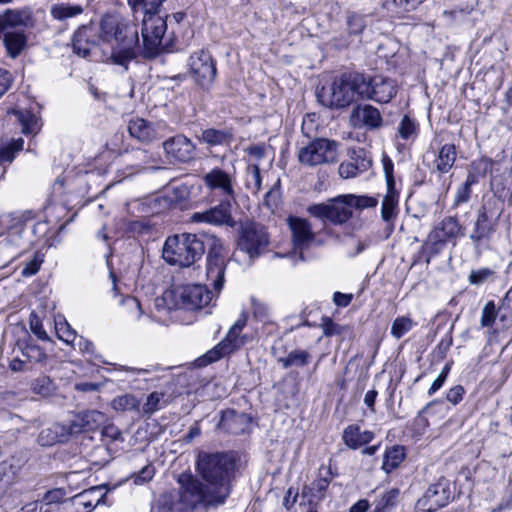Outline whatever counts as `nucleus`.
Returning a JSON list of instances; mask_svg holds the SVG:
<instances>
[{"mask_svg":"<svg viewBox=\"0 0 512 512\" xmlns=\"http://www.w3.org/2000/svg\"><path fill=\"white\" fill-rule=\"evenodd\" d=\"M205 252L207 280L219 293L224 285L227 260L223 243L214 234L182 233L169 236L165 240L162 256L168 264L186 268L200 260Z\"/></svg>","mask_w":512,"mask_h":512,"instance_id":"obj_1","label":"nucleus"},{"mask_svg":"<svg viewBox=\"0 0 512 512\" xmlns=\"http://www.w3.org/2000/svg\"><path fill=\"white\" fill-rule=\"evenodd\" d=\"M99 29L103 42L112 48V62L127 69L140 49L137 25L117 14H106L99 23Z\"/></svg>","mask_w":512,"mask_h":512,"instance_id":"obj_2","label":"nucleus"},{"mask_svg":"<svg viewBox=\"0 0 512 512\" xmlns=\"http://www.w3.org/2000/svg\"><path fill=\"white\" fill-rule=\"evenodd\" d=\"M165 0H127L135 20L142 16L143 56L155 58L162 51L163 37L167 30V20L159 16L160 7Z\"/></svg>","mask_w":512,"mask_h":512,"instance_id":"obj_3","label":"nucleus"},{"mask_svg":"<svg viewBox=\"0 0 512 512\" xmlns=\"http://www.w3.org/2000/svg\"><path fill=\"white\" fill-rule=\"evenodd\" d=\"M236 469V460L226 452H200L197 470L206 484L216 493V499L225 502L231 492V480Z\"/></svg>","mask_w":512,"mask_h":512,"instance_id":"obj_4","label":"nucleus"},{"mask_svg":"<svg viewBox=\"0 0 512 512\" xmlns=\"http://www.w3.org/2000/svg\"><path fill=\"white\" fill-rule=\"evenodd\" d=\"M364 74L345 72L335 77L329 87H322L317 92V99L324 107L341 110L362 99Z\"/></svg>","mask_w":512,"mask_h":512,"instance_id":"obj_5","label":"nucleus"},{"mask_svg":"<svg viewBox=\"0 0 512 512\" xmlns=\"http://www.w3.org/2000/svg\"><path fill=\"white\" fill-rule=\"evenodd\" d=\"M504 211L496 198H486L477 212L472 231L469 235L475 247L489 242L498 229L499 219Z\"/></svg>","mask_w":512,"mask_h":512,"instance_id":"obj_6","label":"nucleus"},{"mask_svg":"<svg viewBox=\"0 0 512 512\" xmlns=\"http://www.w3.org/2000/svg\"><path fill=\"white\" fill-rule=\"evenodd\" d=\"M178 484L180 485L178 498L189 506L191 512L199 504L205 506H218L224 504L216 499V493L207 484H203L198 478L191 473H181L178 476Z\"/></svg>","mask_w":512,"mask_h":512,"instance_id":"obj_7","label":"nucleus"},{"mask_svg":"<svg viewBox=\"0 0 512 512\" xmlns=\"http://www.w3.org/2000/svg\"><path fill=\"white\" fill-rule=\"evenodd\" d=\"M270 236L267 228L255 221H246L241 224L237 248L254 261L264 254L269 246Z\"/></svg>","mask_w":512,"mask_h":512,"instance_id":"obj_8","label":"nucleus"},{"mask_svg":"<svg viewBox=\"0 0 512 512\" xmlns=\"http://www.w3.org/2000/svg\"><path fill=\"white\" fill-rule=\"evenodd\" d=\"M339 143L327 138H316L299 148L298 161L308 167L335 163L338 157Z\"/></svg>","mask_w":512,"mask_h":512,"instance_id":"obj_9","label":"nucleus"},{"mask_svg":"<svg viewBox=\"0 0 512 512\" xmlns=\"http://www.w3.org/2000/svg\"><path fill=\"white\" fill-rule=\"evenodd\" d=\"M189 72L195 83L204 90H209L216 78V62L211 53L201 49L189 57Z\"/></svg>","mask_w":512,"mask_h":512,"instance_id":"obj_10","label":"nucleus"},{"mask_svg":"<svg viewBox=\"0 0 512 512\" xmlns=\"http://www.w3.org/2000/svg\"><path fill=\"white\" fill-rule=\"evenodd\" d=\"M307 212L315 218L327 220L334 225L345 224L353 216V211L344 195L331 199L328 203L310 205Z\"/></svg>","mask_w":512,"mask_h":512,"instance_id":"obj_11","label":"nucleus"},{"mask_svg":"<svg viewBox=\"0 0 512 512\" xmlns=\"http://www.w3.org/2000/svg\"><path fill=\"white\" fill-rule=\"evenodd\" d=\"M397 94L396 82L383 75L366 77L362 86V99L372 100L378 103H388Z\"/></svg>","mask_w":512,"mask_h":512,"instance_id":"obj_12","label":"nucleus"},{"mask_svg":"<svg viewBox=\"0 0 512 512\" xmlns=\"http://www.w3.org/2000/svg\"><path fill=\"white\" fill-rule=\"evenodd\" d=\"M232 201L221 199L217 205L204 211L193 213L190 216V222L235 228L236 221L232 215Z\"/></svg>","mask_w":512,"mask_h":512,"instance_id":"obj_13","label":"nucleus"},{"mask_svg":"<svg viewBox=\"0 0 512 512\" xmlns=\"http://www.w3.org/2000/svg\"><path fill=\"white\" fill-rule=\"evenodd\" d=\"M206 188L224 200H236L235 178L221 168L215 167L203 176Z\"/></svg>","mask_w":512,"mask_h":512,"instance_id":"obj_14","label":"nucleus"},{"mask_svg":"<svg viewBox=\"0 0 512 512\" xmlns=\"http://www.w3.org/2000/svg\"><path fill=\"white\" fill-rule=\"evenodd\" d=\"M451 487L449 480L441 477L436 483L431 484L419 504L425 507L428 512H434L446 506L451 499Z\"/></svg>","mask_w":512,"mask_h":512,"instance_id":"obj_15","label":"nucleus"},{"mask_svg":"<svg viewBox=\"0 0 512 512\" xmlns=\"http://www.w3.org/2000/svg\"><path fill=\"white\" fill-rule=\"evenodd\" d=\"M349 160L339 165L338 172L342 178H354L367 171L372 166V158L368 151L362 147L348 150Z\"/></svg>","mask_w":512,"mask_h":512,"instance_id":"obj_16","label":"nucleus"},{"mask_svg":"<svg viewBox=\"0 0 512 512\" xmlns=\"http://www.w3.org/2000/svg\"><path fill=\"white\" fill-rule=\"evenodd\" d=\"M287 222L292 232L293 247L296 251H299V257L304 261L303 251L314 241L315 233L307 219L290 216Z\"/></svg>","mask_w":512,"mask_h":512,"instance_id":"obj_17","label":"nucleus"},{"mask_svg":"<svg viewBox=\"0 0 512 512\" xmlns=\"http://www.w3.org/2000/svg\"><path fill=\"white\" fill-rule=\"evenodd\" d=\"M166 157L173 162L187 163L194 158L195 145L186 136L179 134L163 142Z\"/></svg>","mask_w":512,"mask_h":512,"instance_id":"obj_18","label":"nucleus"},{"mask_svg":"<svg viewBox=\"0 0 512 512\" xmlns=\"http://www.w3.org/2000/svg\"><path fill=\"white\" fill-rule=\"evenodd\" d=\"M103 42L101 37V30L99 25L94 24L83 25L74 33L73 36V51L81 56L87 57L90 54L91 48Z\"/></svg>","mask_w":512,"mask_h":512,"instance_id":"obj_19","label":"nucleus"},{"mask_svg":"<svg viewBox=\"0 0 512 512\" xmlns=\"http://www.w3.org/2000/svg\"><path fill=\"white\" fill-rule=\"evenodd\" d=\"M179 297L184 309L198 310L207 307L211 303L213 293L206 285L192 284L184 286Z\"/></svg>","mask_w":512,"mask_h":512,"instance_id":"obj_20","label":"nucleus"},{"mask_svg":"<svg viewBox=\"0 0 512 512\" xmlns=\"http://www.w3.org/2000/svg\"><path fill=\"white\" fill-rule=\"evenodd\" d=\"M165 128V123L150 122L146 119L135 117L128 122V132L131 137L143 143H150L161 137V132Z\"/></svg>","mask_w":512,"mask_h":512,"instance_id":"obj_21","label":"nucleus"},{"mask_svg":"<svg viewBox=\"0 0 512 512\" xmlns=\"http://www.w3.org/2000/svg\"><path fill=\"white\" fill-rule=\"evenodd\" d=\"M107 421L103 412L88 410L77 414L70 422L68 433L77 435L84 432L95 431Z\"/></svg>","mask_w":512,"mask_h":512,"instance_id":"obj_22","label":"nucleus"},{"mask_svg":"<svg viewBox=\"0 0 512 512\" xmlns=\"http://www.w3.org/2000/svg\"><path fill=\"white\" fill-rule=\"evenodd\" d=\"M251 418L245 413H239L234 409H227L222 412L218 428L224 432L239 435L244 433L249 425Z\"/></svg>","mask_w":512,"mask_h":512,"instance_id":"obj_23","label":"nucleus"},{"mask_svg":"<svg viewBox=\"0 0 512 512\" xmlns=\"http://www.w3.org/2000/svg\"><path fill=\"white\" fill-rule=\"evenodd\" d=\"M104 486H95L84 490L71 498L76 512H91L105 497Z\"/></svg>","mask_w":512,"mask_h":512,"instance_id":"obj_24","label":"nucleus"},{"mask_svg":"<svg viewBox=\"0 0 512 512\" xmlns=\"http://www.w3.org/2000/svg\"><path fill=\"white\" fill-rule=\"evenodd\" d=\"M490 189L493 193L489 198H496L501 205L508 201L512 203V167L501 174L493 175L490 181Z\"/></svg>","mask_w":512,"mask_h":512,"instance_id":"obj_25","label":"nucleus"},{"mask_svg":"<svg viewBox=\"0 0 512 512\" xmlns=\"http://www.w3.org/2000/svg\"><path fill=\"white\" fill-rule=\"evenodd\" d=\"M374 437L375 435L372 431H362L360 426L357 424L348 425L342 434L344 444L353 450L359 449L360 447L370 443Z\"/></svg>","mask_w":512,"mask_h":512,"instance_id":"obj_26","label":"nucleus"},{"mask_svg":"<svg viewBox=\"0 0 512 512\" xmlns=\"http://www.w3.org/2000/svg\"><path fill=\"white\" fill-rule=\"evenodd\" d=\"M457 157L454 144H444L438 151L437 157L433 162L432 173L439 175L448 173L454 166Z\"/></svg>","mask_w":512,"mask_h":512,"instance_id":"obj_27","label":"nucleus"},{"mask_svg":"<svg viewBox=\"0 0 512 512\" xmlns=\"http://www.w3.org/2000/svg\"><path fill=\"white\" fill-rule=\"evenodd\" d=\"M463 227L456 217L448 216L431 230V234L441 239L445 243L455 240L462 233Z\"/></svg>","mask_w":512,"mask_h":512,"instance_id":"obj_28","label":"nucleus"},{"mask_svg":"<svg viewBox=\"0 0 512 512\" xmlns=\"http://www.w3.org/2000/svg\"><path fill=\"white\" fill-rule=\"evenodd\" d=\"M3 44L9 57H18L27 45V35L23 29L6 30L2 37Z\"/></svg>","mask_w":512,"mask_h":512,"instance_id":"obj_29","label":"nucleus"},{"mask_svg":"<svg viewBox=\"0 0 512 512\" xmlns=\"http://www.w3.org/2000/svg\"><path fill=\"white\" fill-rule=\"evenodd\" d=\"M333 473L331 467L321 466L319 468L318 478L314 480L309 486L304 488V493H307L317 501H321L325 497V492L329 487Z\"/></svg>","mask_w":512,"mask_h":512,"instance_id":"obj_30","label":"nucleus"},{"mask_svg":"<svg viewBox=\"0 0 512 512\" xmlns=\"http://www.w3.org/2000/svg\"><path fill=\"white\" fill-rule=\"evenodd\" d=\"M151 512H191L175 493L162 494L152 505Z\"/></svg>","mask_w":512,"mask_h":512,"instance_id":"obj_31","label":"nucleus"},{"mask_svg":"<svg viewBox=\"0 0 512 512\" xmlns=\"http://www.w3.org/2000/svg\"><path fill=\"white\" fill-rule=\"evenodd\" d=\"M3 18L5 30L32 26V15L29 9H7L3 13Z\"/></svg>","mask_w":512,"mask_h":512,"instance_id":"obj_32","label":"nucleus"},{"mask_svg":"<svg viewBox=\"0 0 512 512\" xmlns=\"http://www.w3.org/2000/svg\"><path fill=\"white\" fill-rule=\"evenodd\" d=\"M398 192L395 188H387V193L383 198L381 206V218L392 231L394 221L397 217Z\"/></svg>","mask_w":512,"mask_h":512,"instance_id":"obj_33","label":"nucleus"},{"mask_svg":"<svg viewBox=\"0 0 512 512\" xmlns=\"http://www.w3.org/2000/svg\"><path fill=\"white\" fill-rule=\"evenodd\" d=\"M21 125V131L26 135H35L41 128L40 118L30 110L13 109L11 112Z\"/></svg>","mask_w":512,"mask_h":512,"instance_id":"obj_34","label":"nucleus"},{"mask_svg":"<svg viewBox=\"0 0 512 512\" xmlns=\"http://www.w3.org/2000/svg\"><path fill=\"white\" fill-rule=\"evenodd\" d=\"M353 115L369 129H377L382 126L383 119L380 111L370 104L357 106L353 111Z\"/></svg>","mask_w":512,"mask_h":512,"instance_id":"obj_35","label":"nucleus"},{"mask_svg":"<svg viewBox=\"0 0 512 512\" xmlns=\"http://www.w3.org/2000/svg\"><path fill=\"white\" fill-rule=\"evenodd\" d=\"M200 140L209 146L229 145L233 140V131L230 128H207L202 131Z\"/></svg>","mask_w":512,"mask_h":512,"instance_id":"obj_36","label":"nucleus"},{"mask_svg":"<svg viewBox=\"0 0 512 512\" xmlns=\"http://www.w3.org/2000/svg\"><path fill=\"white\" fill-rule=\"evenodd\" d=\"M400 491L392 488L376 496L373 501V509L369 512H394L399 502Z\"/></svg>","mask_w":512,"mask_h":512,"instance_id":"obj_37","label":"nucleus"},{"mask_svg":"<svg viewBox=\"0 0 512 512\" xmlns=\"http://www.w3.org/2000/svg\"><path fill=\"white\" fill-rule=\"evenodd\" d=\"M406 457L405 447L402 445H393L386 449L383 457L382 469L390 473L404 461Z\"/></svg>","mask_w":512,"mask_h":512,"instance_id":"obj_38","label":"nucleus"},{"mask_svg":"<svg viewBox=\"0 0 512 512\" xmlns=\"http://www.w3.org/2000/svg\"><path fill=\"white\" fill-rule=\"evenodd\" d=\"M494 161L487 157H482L471 162L467 178L473 180L475 184L487 173L492 171Z\"/></svg>","mask_w":512,"mask_h":512,"instance_id":"obj_39","label":"nucleus"},{"mask_svg":"<svg viewBox=\"0 0 512 512\" xmlns=\"http://www.w3.org/2000/svg\"><path fill=\"white\" fill-rule=\"evenodd\" d=\"M311 354L306 350H293L286 357L278 359L284 369L292 366L304 367L310 363Z\"/></svg>","mask_w":512,"mask_h":512,"instance_id":"obj_40","label":"nucleus"},{"mask_svg":"<svg viewBox=\"0 0 512 512\" xmlns=\"http://www.w3.org/2000/svg\"><path fill=\"white\" fill-rule=\"evenodd\" d=\"M83 12L81 5H72L69 3L53 4L50 9L51 16L59 21L75 17Z\"/></svg>","mask_w":512,"mask_h":512,"instance_id":"obj_41","label":"nucleus"},{"mask_svg":"<svg viewBox=\"0 0 512 512\" xmlns=\"http://www.w3.org/2000/svg\"><path fill=\"white\" fill-rule=\"evenodd\" d=\"M446 244L447 243L441 239L429 233L427 240L421 246V253L425 257V262L429 264L435 256L442 252Z\"/></svg>","mask_w":512,"mask_h":512,"instance_id":"obj_42","label":"nucleus"},{"mask_svg":"<svg viewBox=\"0 0 512 512\" xmlns=\"http://www.w3.org/2000/svg\"><path fill=\"white\" fill-rule=\"evenodd\" d=\"M190 193L187 185L181 184L173 187L168 195L170 204L180 209L186 208L190 199Z\"/></svg>","mask_w":512,"mask_h":512,"instance_id":"obj_43","label":"nucleus"},{"mask_svg":"<svg viewBox=\"0 0 512 512\" xmlns=\"http://www.w3.org/2000/svg\"><path fill=\"white\" fill-rule=\"evenodd\" d=\"M262 178L258 164H252L247 167L245 187L253 195H257L261 189Z\"/></svg>","mask_w":512,"mask_h":512,"instance_id":"obj_44","label":"nucleus"},{"mask_svg":"<svg viewBox=\"0 0 512 512\" xmlns=\"http://www.w3.org/2000/svg\"><path fill=\"white\" fill-rule=\"evenodd\" d=\"M250 303L255 320L264 324L271 323V309L267 303L254 296L250 298Z\"/></svg>","mask_w":512,"mask_h":512,"instance_id":"obj_45","label":"nucleus"},{"mask_svg":"<svg viewBox=\"0 0 512 512\" xmlns=\"http://www.w3.org/2000/svg\"><path fill=\"white\" fill-rule=\"evenodd\" d=\"M55 389L53 381L46 375L39 376L31 383L32 392L44 398L53 395Z\"/></svg>","mask_w":512,"mask_h":512,"instance_id":"obj_46","label":"nucleus"},{"mask_svg":"<svg viewBox=\"0 0 512 512\" xmlns=\"http://www.w3.org/2000/svg\"><path fill=\"white\" fill-rule=\"evenodd\" d=\"M24 141L22 138L12 140L9 143L0 144V164L11 163L17 152L23 149Z\"/></svg>","mask_w":512,"mask_h":512,"instance_id":"obj_47","label":"nucleus"},{"mask_svg":"<svg viewBox=\"0 0 512 512\" xmlns=\"http://www.w3.org/2000/svg\"><path fill=\"white\" fill-rule=\"evenodd\" d=\"M13 480L11 466L3 462L0 464V512H5L4 497Z\"/></svg>","mask_w":512,"mask_h":512,"instance_id":"obj_48","label":"nucleus"},{"mask_svg":"<svg viewBox=\"0 0 512 512\" xmlns=\"http://www.w3.org/2000/svg\"><path fill=\"white\" fill-rule=\"evenodd\" d=\"M344 198L348 200L351 210H363L366 208L376 207L378 204V200L375 197L366 196V195H354V194H346Z\"/></svg>","mask_w":512,"mask_h":512,"instance_id":"obj_49","label":"nucleus"},{"mask_svg":"<svg viewBox=\"0 0 512 512\" xmlns=\"http://www.w3.org/2000/svg\"><path fill=\"white\" fill-rule=\"evenodd\" d=\"M229 351L225 348V344L218 343L211 350L196 360L198 366H206L218 361L225 355H229Z\"/></svg>","mask_w":512,"mask_h":512,"instance_id":"obj_50","label":"nucleus"},{"mask_svg":"<svg viewBox=\"0 0 512 512\" xmlns=\"http://www.w3.org/2000/svg\"><path fill=\"white\" fill-rule=\"evenodd\" d=\"M346 24L349 35H359L366 27V18L364 15L355 12H348Z\"/></svg>","mask_w":512,"mask_h":512,"instance_id":"obj_51","label":"nucleus"},{"mask_svg":"<svg viewBox=\"0 0 512 512\" xmlns=\"http://www.w3.org/2000/svg\"><path fill=\"white\" fill-rule=\"evenodd\" d=\"M139 405L140 402L138 401V399L131 394L118 396L112 401V407L116 411L138 410Z\"/></svg>","mask_w":512,"mask_h":512,"instance_id":"obj_52","label":"nucleus"},{"mask_svg":"<svg viewBox=\"0 0 512 512\" xmlns=\"http://www.w3.org/2000/svg\"><path fill=\"white\" fill-rule=\"evenodd\" d=\"M398 134L403 140L415 138L418 134V124L408 115H405L398 125Z\"/></svg>","mask_w":512,"mask_h":512,"instance_id":"obj_53","label":"nucleus"},{"mask_svg":"<svg viewBox=\"0 0 512 512\" xmlns=\"http://www.w3.org/2000/svg\"><path fill=\"white\" fill-rule=\"evenodd\" d=\"M22 357L26 359L27 362L31 363H39L46 359V354L44 350L34 344V343H26L23 348H21Z\"/></svg>","mask_w":512,"mask_h":512,"instance_id":"obj_54","label":"nucleus"},{"mask_svg":"<svg viewBox=\"0 0 512 512\" xmlns=\"http://www.w3.org/2000/svg\"><path fill=\"white\" fill-rule=\"evenodd\" d=\"M415 323L410 317L402 316L396 318L391 326V334L396 338L400 339L403 337L406 333H408Z\"/></svg>","mask_w":512,"mask_h":512,"instance_id":"obj_55","label":"nucleus"},{"mask_svg":"<svg viewBox=\"0 0 512 512\" xmlns=\"http://www.w3.org/2000/svg\"><path fill=\"white\" fill-rule=\"evenodd\" d=\"M239 334V332L230 328L226 337L220 342L221 344H225V348L230 354L240 349L246 343L247 337L244 335L240 336Z\"/></svg>","mask_w":512,"mask_h":512,"instance_id":"obj_56","label":"nucleus"},{"mask_svg":"<svg viewBox=\"0 0 512 512\" xmlns=\"http://www.w3.org/2000/svg\"><path fill=\"white\" fill-rule=\"evenodd\" d=\"M494 275V270L488 267H483L477 270H472L469 274L468 281L470 284L478 286L493 279Z\"/></svg>","mask_w":512,"mask_h":512,"instance_id":"obj_57","label":"nucleus"},{"mask_svg":"<svg viewBox=\"0 0 512 512\" xmlns=\"http://www.w3.org/2000/svg\"><path fill=\"white\" fill-rule=\"evenodd\" d=\"M498 316V310L494 301H488L482 309L481 326L492 327Z\"/></svg>","mask_w":512,"mask_h":512,"instance_id":"obj_58","label":"nucleus"},{"mask_svg":"<svg viewBox=\"0 0 512 512\" xmlns=\"http://www.w3.org/2000/svg\"><path fill=\"white\" fill-rule=\"evenodd\" d=\"M55 330L59 339H61L67 344H73L74 341L76 340V332L71 328V326L66 321L56 322Z\"/></svg>","mask_w":512,"mask_h":512,"instance_id":"obj_59","label":"nucleus"},{"mask_svg":"<svg viewBox=\"0 0 512 512\" xmlns=\"http://www.w3.org/2000/svg\"><path fill=\"white\" fill-rule=\"evenodd\" d=\"M60 427L55 425L53 428L43 429L38 436V443L42 446H51L60 441L58 429Z\"/></svg>","mask_w":512,"mask_h":512,"instance_id":"obj_60","label":"nucleus"},{"mask_svg":"<svg viewBox=\"0 0 512 512\" xmlns=\"http://www.w3.org/2000/svg\"><path fill=\"white\" fill-rule=\"evenodd\" d=\"M475 185L473 180L466 178L465 182L457 189L455 194V205H460L469 201L471 197V187Z\"/></svg>","mask_w":512,"mask_h":512,"instance_id":"obj_61","label":"nucleus"},{"mask_svg":"<svg viewBox=\"0 0 512 512\" xmlns=\"http://www.w3.org/2000/svg\"><path fill=\"white\" fill-rule=\"evenodd\" d=\"M67 493L64 488H54L47 491L42 498L45 505L58 504L64 501Z\"/></svg>","mask_w":512,"mask_h":512,"instance_id":"obj_62","label":"nucleus"},{"mask_svg":"<svg viewBox=\"0 0 512 512\" xmlns=\"http://www.w3.org/2000/svg\"><path fill=\"white\" fill-rule=\"evenodd\" d=\"M321 326H322V329H323V334L326 337H331V336H334V335H342L343 332L345 331V327L344 326H341V325L335 323L329 317L322 318Z\"/></svg>","mask_w":512,"mask_h":512,"instance_id":"obj_63","label":"nucleus"},{"mask_svg":"<svg viewBox=\"0 0 512 512\" xmlns=\"http://www.w3.org/2000/svg\"><path fill=\"white\" fill-rule=\"evenodd\" d=\"M43 263V257L36 253L33 258L31 260H29L26 265L24 266V268L22 269V276L24 277H29V276H32L34 274H36L40 267H41V264Z\"/></svg>","mask_w":512,"mask_h":512,"instance_id":"obj_64","label":"nucleus"}]
</instances>
